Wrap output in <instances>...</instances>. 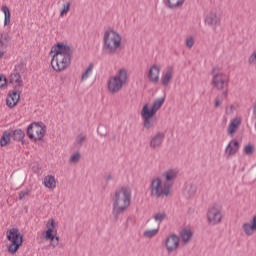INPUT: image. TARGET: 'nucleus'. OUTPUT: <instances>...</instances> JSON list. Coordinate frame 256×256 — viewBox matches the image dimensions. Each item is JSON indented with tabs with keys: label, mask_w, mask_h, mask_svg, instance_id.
<instances>
[{
	"label": "nucleus",
	"mask_w": 256,
	"mask_h": 256,
	"mask_svg": "<svg viewBox=\"0 0 256 256\" xmlns=\"http://www.w3.org/2000/svg\"><path fill=\"white\" fill-rule=\"evenodd\" d=\"M113 210L112 214L117 219L121 213H125L127 208L131 205V191L125 187L116 190L112 198Z\"/></svg>",
	"instance_id": "nucleus-1"
},
{
	"label": "nucleus",
	"mask_w": 256,
	"mask_h": 256,
	"mask_svg": "<svg viewBox=\"0 0 256 256\" xmlns=\"http://www.w3.org/2000/svg\"><path fill=\"white\" fill-rule=\"evenodd\" d=\"M50 55H52L51 67L54 71L61 73L65 71V44L58 43L51 48Z\"/></svg>",
	"instance_id": "nucleus-2"
},
{
	"label": "nucleus",
	"mask_w": 256,
	"mask_h": 256,
	"mask_svg": "<svg viewBox=\"0 0 256 256\" xmlns=\"http://www.w3.org/2000/svg\"><path fill=\"white\" fill-rule=\"evenodd\" d=\"M103 41L104 53L113 55L114 53H117V49L121 47L122 38L121 35L117 33V31L111 30L104 33Z\"/></svg>",
	"instance_id": "nucleus-3"
},
{
	"label": "nucleus",
	"mask_w": 256,
	"mask_h": 256,
	"mask_svg": "<svg viewBox=\"0 0 256 256\" xmlns=\"http://www.w3.org/2000/svg\"><path fill=\"white\" fill-rule=\"evenodd\" d=\"M6 237L9 241L7 251L11 255H15L17 251H19V247L23 245V234L19 232V229L11 228L10 230H7Z\"/></svg>",
	"instance_id": "nucleus-4"
},
{
	"label": "nucleus",
	"mask_w": 256,
	"mask_h": 256,
	"mask_svg": "<svg viewBox=\"0 0 256 256\" xmlns=\"http://www.w3.org/2000/svg\"><path fill=\"white\" fill-rule=\"evenodd\" d=\"M150 187L151 195L152 197H156V199H159L161 195L168 197V195L171 193V185L167 182L164 183L161 178L153 179Z\"/></svg>",
	"instance_id": "nucleus-5"
},
{
	"label": "nucleus",
	"mask_w": 256,
	"mask_h": 256,
	"mask_svg": "<svg viewBox=\"0 0 256 256\" xmlns=\"http://www.w3.org/2000/svg\"><path fill=\"white\" fill-rule=\"evenodd\" d=\"M45 133H47V127L41 122H34L27 128V135L33 141H43Z\"/></svg>",
	"instance_id": "nucleus-6"
},
{
	"label": "nucleus",
	"mask_w": 256,
	"mask_h": 256,
	"mask_svg": "<svg viewBox=\"0 0 256 256\" xmlns=\"http://www.w3.org/2000/svg\"><path fill=\"white\" fill-rule=\"evenodd\" d=\"M127 82V70L120 69L119 75L111 77L108 82V90L110 93H119L123 88V84Z\"/></svg>",
	"instance_id": "nucleus-7"
},
{
	"label": "nucleus",
	"mask_w": 256,
	"mask_h": 256,
	"mask_svg": "<svg viewBox=\"0 0 256 256\" xmlns=\"http://www.w3.org/2000/svg\"><path fill=\"white\" fill-rule=\"evenodd\" d=\"M157 112L151 107L149 108V104H145L141 111V117L143 119L144 129H151V127L155 126L157 120L153 119Z\"/></svg>",
	"instance_id": "nucleus-8"
},
{
	"label": "nucleus",
	"mask_w": 256,
	"mask_h": 256,
	"mask_svg": "<svg viewBox=\"0 0 256 256\" xmlns=\"http://www.w3.org/2000/svg\"><path fill=\"white\" fill-rule=\"evenodd\" d=\"M215 69H212L213 79L211 85L218 89V91H223V89L229 87V77L223 73H215Z\"/></svg>",
	"instance_id": "nucleus-9"
},
{
	"label": "nucleus",
	"mask_w": 256,
	"mask_h": 256,
	"mask_svg": "<svg viewBox=\"0 0 256 256\" xmlns=\"http://www.w3.org/2000/svg\"><path fill=\"white\" fill-rule=\"evenodd\" d=\"M207 219L208 223H212V225H217L218 223H221V219H223V215H221V210L213 206L208 210Z\"/></svg>",
	"instance_id": "nucleus-10"
},
{
	"label": "nucleus",
	"mask_w": 256,
	"mask_h": 256,
	"mask_svg": "<svg viewBox=\"0 0 256 256\" xmlns=\"http://www.w3.org/2000/svg\"><path fill=\"white\" fill-rule=\"evenodd\" d=\"M205 23L208 25V27H212V29H215L217 25H221V16L217 14V10H212L209 14H207Z\"/></svg>",
	"instance_id": "nucleus-11"
},
{
	"label": "nucleus",
	"mask_w": 256,
	"mask_h": 256,
	"mask_svg": "<svg viewBox=\"0 0 256 256\" xmlns=\"http://www.w3.org/2000/svg\"><path fill=\"white\" fill-rule=\"evenodd\" d=\"M180 241L181 239L176 234L170 235L165 241L168 253H173V251H177Z\"/></svg>",
	"instance_id": "nucleus-12"
},
{
	"label": "nucleus",
	"mask_w": 256,
	"mask_h": 256,
	"mask_svg": "<svg viewBox=\"0 0 256 256\" xmlns=\"http://www.w3.org/2000/svg\"><path fill=\"white\" fill-rule=\"evenodd\" d=\"M159 73H161V67L157 65L151 66L148 72V79L151 83H159Z\"/></svg>",
	"instance_id": "nucleus-13"
},
{
	"label": "nucleus",
	"mask_w": 256,
	"mask_h": 256,
	"mask_svg": "<svg viewBox=\"0 0 256 256\" xmlns=\"http://www.w3.org/2000/svg\"><path fill=\"white\" fill-rule=\"evenodd\" d=\"M164 140H165V133L157 132L156 135L152 137L150 141L151 149H157V147H161Z\"/></svg>",
	"instance_id": "nucleus-14"
},
{
	"label": "nucleus",
	"mask_w": 256,
	"mask_h": 256,
	"mask_svg": "<svg viewBox=\"0 0 256 256\" xmlns=\"http://www.w3.org/2000/svg\"><path fill=\"white\" fill-rule=\"evenodd\" d=\"M9 83L13 85V87H23V78L21 74L17 71H14L9 76Z\"/></svg>",
	"instance_id": "nucleus-15"
},
{
	"label": "nucleus",
	"mask_w": 256,
	"mask_h": 256,
	"mask_svg": "<svg viewBox=\"0 0 256 256\" xmlns=\"http://www.w3.org/2000/svg\"><path fill=\"white\" fill-rule=\"evenodd\" d=\"M242 229L245 235L251 236L253 233H256V215L253 216L250 223H244Z\"/></svg>",
	"instance_id": "nucleus-16"
},
{
	"label": "nucleus",
	"mask_w": 256,
	"mask_h": 256,
	"mask_svg": "<svg viewBox=\"0 0 256 256\" xmlns=\"http://www.w3.org/2000/svg\"><path fill=\"white\" fill-rule=\"evenodd\" d=\"M19 99H20L19 92L13 91L8 94L6 98V104L8 107H10V109H13V107H15L17 103H19Z\"/></svg>",
	"instance_id": "nucleus-17"
},
{
	"label": "nucleus",
	"mask_w": 256,
	"mask_h": 256,
	"mask_svg": "<svg viewBox=\"0 0 256 256\" xmlns=\"http://www.w3.org/2000/svg\"><path fill=\"white\" fill-rule=\"evenodd\" d=\"M237 151H239V141L231 140L225 149V153L231 157L235 155Z\"/></svg>",
	"instance_id": "nucleus-18"
},
{
	"label": "nucleus",
	"mask_w": 256,
	"mask_h": 256,
	"mask_svg": "<svg viewBox=\"0 0 256 256\" xmlns=\"http://www.w3.org/2000/svg\"><path fill=\"white\" fill-rule=\"evenodd\" d=\"M47 231L45 235V239L48 241H53L55 239V235L53 234V231L55 230V221L49 220L46 224Z\"/></svg>",
	"instance_id": "nucleus-19"
},
{
	"label": "nucleus",
	"mask_w": 256,
	"mask_h": 256,
	"mask_svg": "<svg viewBox=\"0 0 256 256\" xmlns=\"http://www.w3.org/2000/svg\"><path fill=\"white\" fill-rule=\"evenodd\" d=\"M73 53H75V48L70 47L69 45H65V69L71 65V61L73 60Z\"/></svg>",
	"instance_id": "nucleus-20"
},
{
	"label": "nucleus",
	"mask_w": 256,
	"mask_h": 256,
	"mask_svg": "<svg viewBox=\"0 0 256 256\" xmlns=\"http://www.w3.org/2000/svg\"><path fill=\"white\" fill-rule=\"evenodd\" d=\"M162 177L165 178V181L163 183H169L170 189H171V187H173V182H171V181H174V179H177V172L170 169V170L164 172L162 174Z\"/></svg>",
	"instance_id": "nucleus-21"
},
{
	"label": "nucleus",
	"mask_w": 256,
	"mask_h": 256,
	"mask_svg": "<svg viewBox=\"0 0 256 256\" xmlns=\"http://www.w3.org/2000/svg\"><path fill=\"white\" fill-rule=\"evenodd\" d=\"M185 0H164V4L168 9H179L183 7Z\"/></svg>",
	"instance_id": "nucleus-22"
},
{
	"label": "nucleus",
	"mask_w": 256,
	"mask_h": 256,
	"mask_svg": "<svg viewBox=\"0 0 256 256\" xmlns=\"http://www.w3.org/2000/svg\"><path fill=\"white\" fill-rule=\"evenodd\" d=\"M240 125H241L240 119L238 118L233 119L228 126V135H235Z\"/></svg>",
	"instance_id": "nucleus-23"
},
{
	"label": "nucleus",
	"mask_w": 256,
	"mask_h": 256,
	"mask_svg": "<svg viewBox=\"0 0 256 256\" xmlns=\"http://www.w3.org/2000/svg\"><path fill=\"white\" fill-rule=\"evenodd\" d=\"M172 79H173V67H169L166 73L161 78L162 85H164V87H167V85L171 83Z\"/></svg>",
	"instance_id": "nucleus-24"
},
{
	"label": "nucleus",
	"mask_w": 256,
	"mask_h": 256,
	"mask_svg": "<svg viewBox=\"0 0 256 256\" xmlns=\"http://www.w3.org/2000/svg\"><path fill=\"white\" fill-rule=\"evenodd\" d=\"M11 142V131L7 130L4 131L1 138H0V145L1 147H6Z\"/></svg>",
	"instance_id": "nucleus-25"
},
{
	"label": "nucleus",
	"mask_w": 256,
	"mask_h": 256,
	"mask_svg": "<svg viewBox=\"0 0 256 256\" xmlns=\"http://www.w3.org/2000/svg\"><path fill=\"white\" fill-rule=\"evenodd\" d=\"M9 41H11V36H9V33L0 34V45L2 49H7Z\"/></svg>",
	"instance_id": "nucleus-26"
},
{
	"label": "nucleus",
	"mask_w": 256,
	"mask_h": 256,
	"mask_svg": "<svg viewBox=\"0 0 256 256\" xmlns=\"http://www.w3.org/2000/svg\"><path fill=\"white\" fill-rule=\"evenodd\" d=\"M1 11L4 13V27H7L11 23V12L7 6H2Z\"/></svg>",
	"instance_id": "nucleus-27"
},
{
	"label": "nucleus",
	"mask_w": 256,
	"mask_h": 256,
	"mask_svg": "<svg viewBox=\"0 0 256 256\" xmlns=\"http://www.w3.org/2000/svg\"><path fill=\"white\" fill-rule=\"evenodd\" d=\"M193 237V232L190 229H184L181 231V239L184 243H189Z\"/></svg>",
	"instance_id": "nucleus-28"
},
{
	"label": "nucleus",
	"mask_w": 256,
	"mask_h": 256,
	"mask_svg": "<svg viewBox=\"0 0 256 256\" xmlns=\"http://www.w3.org/2000/svg\"><path fill=\"white\" fill-rule=\"evenodd\" d=\"M186 197H193L197 193V185L195 184H190L186 187L184 191Z\"/></svg>",
	"instance_id": "nucleus-29"
},
{
	"label": "nucleus",
	"mask_w": 256,
	"mask_h": 256,
	"mask_svg": "<svg viewBox=\"0 0 256 256\" xmlns=\"http://www.w3.org/2000/svg\"><path fill=\"white\" fill-rule=\"evenodd\" d=\"M44 185L48 189H54L55 187V177L48 175L44 178Z\"/></svg>",
	"instance_id": "nucleus-30"
},
{
	"label": "nucleus",
	"mask_w": 256,
	"mask_h": 256,
	"mask_svg": "<svg viewBox=\"0 0 256 256\" xmlns=\"http://www.w3.org/2000/svg\"><path fill=\"white\" fill-rule=\"evenodd\" d=\"M12 137L14 141H23L25 139V132L21 129L14 130Z\"/></svg>",
	"instance_id": "nucleus-31"
},
{
	"label": "nucleus",
	"mask_w": 256,
	"mask_h": 256,
	"mask_svg": "<svg viewBox=\"0 0 256 256\" xmlns=\"http://www.w3.org/2000/svg\"><path fill=\"white\" fill-rule=\"evenodd\" d=\"M93 67H95L93 63H90L88 65L87 69L82 74L81 81H87V79H89V75H91V72L93 71Z\"/></svg>",
	"instance_id": "nucleus-32"
},
{
	"label": "nucleus",
	"mask_w": 256,
	"mask_h": 256,
	"mask_svg": "<svg viewBox=\"0 0 256 256\" xmlns=\"http://www.w3.org/2000/svg\"><path fill=\"white\" fill-rule=\"evenodd\" d=\"M153 219L156 221V223H163V221H165V219H167V214L165 212L162 213H157L153 216Z\"/></svg>",
	"instance_id": "nucleus-33"
},
{
	"label": "nucleus",
	"mask_w": 256,
	"mask_h": 256,
	"mask_svg": "<svg viewBox=\"0 0 256 256\" xmlns=\"http://www.w3.org/2000/svg\"><path fill=\"white\" fill-rule=\"evenodd\" d=\"M163 103H165V98H158L154 101L152 108L157 112L160 107H163Z\"/></svg>",
	"instance_id": "nucleus-34"
},
{
	"label": "nucleus",
	"mask_w": 256,
	"mask_h": 256,
	"mask_svg": "<svg viewBox=\"0 0 256 256\" xmlns=\"http://www.w3.org/2000/svg\"><path fill=\"white\" fill-rule=\"evenodd\" d=\"M159 233V228L152 229V230H146L144 232V237H147L148 239H152V237H155Z\"/></svg>",
	"instance_id": "nucleus-35"
},
{
	"label": "nucleus",
	"mask_w": 256,
	"mask_h": 256,
	"mask_svg": "<svg viewBox=\"0 0 256 256\" xmlns=\"http://www.w3.org/2000/svg\"><path fill=\"white\" fill-rule=\"evenodd\" d=\"M85 141H87V136H85L84 134H79L76 137V143L78 147H83V143H85Z\"/></svg>",
	"instance_id": "nucleus-36"
},
{
	"label": "nucleus",
	"mask_w": 256,
	"mask_h": 256,
	"mask_svg": "<svg viewBox=\"0 0 256 256\" xmlns=\"http://www.w3.org/2000/svg\"><path fill=\"white\" fill-rule=\"evenodd\" d=\"M81 161V153L76 152L70 157V163H73L74 165H77Z\"/></svg>",
	"instance_id": "nucleus-37"
},
{
	"label": "nucleus",
	"mask_w": 256,
	"mask_h": 256,
	"mask_svg": "<svg viewBox=\"0 0 256 256\" xmlns=\"http://www.w3.org/2000/svg\"><path fill=\"white\" fill-rule=\"evenodd\" d=\"M245 155L251 156L253 153H255V146L248 144L244 148Z\"/></svg>",
	"instance_id": "nucleus-38"
},
{
	"label": "nucleus",
	"mask_w": 256,
	"mask_h": 256,
	"mask_svg": "<svg viewBox=\"0 0 256 256\" xmlns=\"http://www.w3.org/2000/svg\"><path fill=\"white\" fill-rule=\"evenodd\" d=\"M97 133L101 137H106L107 136V128H105V126H103V125H99L98 129H97Z\"/></svg>",
	"instance_id": "nucleus-39"
},
{
	"label": "nucleus",
	"mask_w": 256,
	"mask_h": 256,
	"mask_svg": "<svg viewBox=\"0 0 256 256\" xmlns=\"http://www.w3.org/2000/svg\"><path fill=\"white\" fill-rule=\"evenodd\" d=\"M7 85V77H5L3 74H0V89L2 87H5Z\"/></svg>",
	"instance_id": "nucleus-40"
},
{
	"label": "nucleus",
	"mask_w": 256,
	"mask_h": 256,
	"mask_svg": "<svg viewBox=\"0 0 256 256\" xmlns=\"http://www.w3.org/2000/svg\"><path fill=\"white\" fill-rule=\"evenodd\" d=\"M221 105H223V98L221 97H216L215 103H214V107L215 109L221 107Z\"/></svg>",
	"instance_id": "nucleus-41"
},
{
	"label": "nucleus",
	"mask_w": 256,
	"mask_h": 256,
	"mask_svg": "<svg viewBox=\"0 0 256 256\" xmlns=\"http://www.w3.org/2000/svg\"><path fill=\"white\" fill-rule=\"evenodd\" d=\"M193 45H195V40L192 37L186 39V47L191 49V47H193Z\"/></svg>",
	"instance_id": "nucleus-42"
},
{
	"label": "nucleus",
	"mask_w": 256,
	"mask_h": 256,
	"mask_svg": "<svg viewBox=\"0 0 256 256\" xmlns=\"http://www.w3.org/2000/svg\"><path fill=\"white\" fill-rule=\"evenodd\" d=\"M30 191L29 189L23 190L19 193V199H25V197H27V195H29Z\"/></svg>",
	"instance_id": "nucleus-43"
},
{
	"label": "nucleus",
	"mask_w": 256,
	"mask_h": 256,
	"mask_svg": "<svg viewBox=\"0 0 256 256\" xmlns=\"http://www.w3.org/2000/svg\"><path fill=\"white\" fill-rule=\"evenodd\" d=\"M249 63L251 64V63H256V51H254L252 54H251V56H250V58H249Z\"/></svg>",
	"instance_id": "nucleus-44"
},
{
	"label": "nucleus",
	"mask_w": 256,
	"mask_h": 256,
	"mask_svg": "<svg viewBox=\"0 0 256 256\" xmlns=\"http://www.w3.org/2000/svg\"><path fill=\"white\" fill-rule=\"evenodd\" d=\"M71 9V3H67L65 6V14L69 13V10Z\"/></svg>",
	"instance_id": "nucleus-45"
},
{
	"label": "nucleus",
	"mask_w": 256,
	"mask_h": 256,
	"mask_svg": "<svg viewBox=\"0 0 256 256\" xmlns=\"http://www.w3.org/2000/svg\"><path fill=\"white\" fill-rule=\"evenodd\" d=\"M106 183H109V181H113V175L109 174L108 176L105 177Z\"/></svg>",
	"instance_id": "nucleus-46"
},
{
	"label": "nucleus",
	"mask_w": 256,
	"mask_h": 256,
	"mask_svg": "<svg viewBox=\"0 0 256 256\" xmlns=\"http://www.w3.org/2000/svg\"><path fill=\"white\" fill-rule=\"evenodd\" d=\"M225 89V91L222 93V95H223V97H227V95H228V90H227V88H224Z\"/></svg>",
	"instance_id": "nucleus-47"
},
{
	"label": "nucleus",
	"mask_w": 256,
	"mask_h": 256,
	"mask_svg": "<svg viewBox=\"0 0 256 256\" xmlns=\"http://www.w3.org/2000/svg\"><path fill=\"white\" fill-rule=\"evenodd\" d=\"M60 15H61V17H63V15H65V7L62 8V10H61V12H60Z\"/></svg>",
	"instance_id": "nucleus-48"
},
{
	"label": "nucleus",
	"mask_w": 256,
	"mask_h": 256,
	"mask_svg": "<svg viewBox=\"0 0 256 256\" xmlns=\"http://www.w3.org/2000/svg\"><path fill=\"white\" fill-rule=\"evenodd\" d=\"M4 55H5V52L0 51V59H3Z\"/></svg>",
	"instance_id": "nucleus-49"
},
{
	"label": "nucleus",
	"mask_w": 256,
	"mask_h": 256,
	"mask_svg": "<svg viewBox=\"0 0 256 256\" xmlns=\"http://www.w3.org/2000/svg\"><path fill=\"white\" fill-rule=\"evenodd\" d=\"M233 107H234L233 105L230 106V111H229V113H233Z\"/></svg>",
	"instance_id": "nucleus-50"
}]
</instances>
